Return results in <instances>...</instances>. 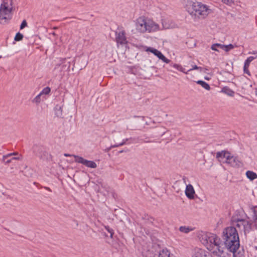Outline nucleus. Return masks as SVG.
<instances>
[{
  "label": "nucleus",
  "mask_w": 257,
  "mask_h": 257,
  "mask_svg": "<svg viewBox=\"0 0 257 257\" xmlns=\"http://www.w3.org/2000/svg\"><path fill=\"white\" fill-rule=\"evenodd\" d=\"M185 8L191 15L198 18L201 16L204 18L208 14V6L197 0H187Z\"/></svg>",
  "instance_id": "obj_1"
},
{
  "label": "nucleus",
  "mask_w": 257,
  "mask_h": 257,
  "mask_svg": "<svg viewBox=\"0 0 257 257\" xmlns=\"http://www.w3.org/2000/svg\"><path fill=\"white\" fill-rule=\"evenodd\" d=\"M233 239H231L228 241L223 243L224 250L227 249L228 251L233 253V257H244V250H239L237 252L240 246L239 238L237 236Z\"/></svg>",
  "instance_id": "obj_2"
},
{
  "label": "nucleus",
  "mask_w": 257,
  "mask_h": 257,
  "mask_svg": "<svg viewBox=\"0 0 257 257\" xmlns=\"http://www.w3.org/2000/svg\"><path fill=\"white\" fill-rule=\"evenodd\" d=\"M211 242V248L208 247L207 249L218 256L226 257L222 240L215 234V238Z\"/></svg>",
  "instance_id": "obj_3"
},
{
  "label": "nucleus",
  "mask_w": 257,
  "mask_h": 257,
  "mask_svg": "<svg viewBox=\"0 0 257 257\" xmlns=\"http://www.w3.org/2000/svg\"><path fill=\"white\" fill-rule=\"evenodd\" d=\"M238 236V232L234 226H229L225 228L222 232L221 240L222 243L228 241L229 240L237 238Z\"/></svg>",
  "instance_id": "obj_4"
},
{
  "label": "nucleus",
  "mask_w": 257,
  "mask_h": 257,
  "mask_svg": "<svg viewBox=\"0 0 257 257\" xmlns=\"http://www.w3.org/2000/svg\"><path fill=\"white\" fill-rule=\"evenodd\" d=\"M199 239L201 242L207 248H211V241L215 238V234L211 232H201L199 234Z\"/></svg>",
  "instance_id": "obj_5"
},
{
  "label": "nucleus",
  "mask_w": 257,
  "mask_h": 257,
  "mask_svg": "<svg viewBox=\"0 0 257 257\" xmlns=\"http://www.w3.org/2000/svg\"><path fill=\"white\" fill-rule=\"evenodd\" d=\"M225 163L234 168H238L243 166V163L239 160V158L237 157L231 155V154L229 156L227 157Z\"/></svg>",
  "instance_id": "obj_6"
},
{
  "label": "nucleus",
  "mask_w": 257,
  "mask_h": 257,
  "mask_svg": "<svg viewBox=\"0 0 257 257\" xmlns=\"http://www.w3.org/2000/svg\"><path fill=\"white\" fill-rule=\"evenodd\" d=\"M147 20L144 17H139L137 19L136 27L138 31L141 33H145L147 31V29L146 28Z\"/></svg>",
  "instance_id": "obj_7"
},
{
  "label": "nucleus",
  "mask_w": 257,
  "mask_h": 257,
  "mask_svg": "<svg viewBox=\"0 0 257 257\" xmlns=\"http://www.w3.org/2000/svg\"><path fill=\"white\" fill-rule=\"evenodd\" d=\"M13 0H3V3L0 7V12L3 9L6 12L11 13L13 11Z\"/></svg>",
  "instance_id": "obj_8"
},
{
  "label": "nucleus",
  "mask_w": 257,
  "mask_h": 257,
  "mask_svg": "<svg viewBox=\"0 0 257 257\" xmlns=\"http://www.w3.org/2000/svg\"><path fill=\"white\" fill-rule=\"evenodd\" d=\"M116 42L121 45H124L127 43L126 38L125 37V32L124 31H121L115 33Z\"/></svg>",
  "instance_id": "obj_9"
},
{
  "label": "nucleus",
  "mask_w": 257,
  "mask_h": 257,
  "mask_svg": "<svg viewBox=\"0 0 257 257\" xmlns=\"http://www.w3.org/2000/svg\"><path fill=\"white\" fill-rule=\"evenodd\" d=\"M33 152L36 156L40 159H43V157L45 156L46 152L43 151L42 146L35 145L33 147Z\"/></svg>",
  "instance_id": "obj_10"
},
{
  "label": "nucleus",
  "mask_w": 257,
  "mask_h": 257,
  "mask_svg": "<svg viewBox=\"0 0 257 257\" xmlns=\"http://www.w3.org/2000/svg\"><path fill=\"white\" fill-rule=\"evenodd\" d=\"M146 26V28L147 29V32L150 33L156 31L159 29V25L150 20H147Z\"/></svg>",
  "instance_id": "obj_11"
},
{
  "label": "nucleus",
  "mask_w": 257,
  "mask_h": 257,
  "mask_svg": "<svg viewBox=\"0 0 257 257\" xmlns=\"http://www.w3.org/2000/svg\"><path fill=\"white\" fill-rule=\"evenodd\" d=\"M185 195L190 199L194 198L195 190L193 186L191 184H188L186 186L185 189Z\"/></svg>",
  "instance_id": "obj_12"
},
{
  "label": "nucleus",
  "mask_w": 257,
  "mask_h": 257,
  "mask_svg": "<svg viewBox=\"0 0 257 257\" xmlns=\"http://www.w3.org/2000/svg\"><path fill=\"white\" fill-rule=\"evenodd\" d=\"M192 257H212V256L209 252L202 249H198L195 252Z\"/></svg>",
  "instance_id": "obj_13"
},
{
  "label": "nucleus",
  "mask_w": 257,
  "mask_h": 257,
  "mask_svg": "<svg viewBox=\"0 0 257 257\" xmlns=\"http://www.w3.org/2000/svg\"><path fill=\"white\" fill-rule=\"evenodd\" d=\"M243 221L244 222V224L242 227V230L244 235L246 236L247 233H249L251 230L252 223L246 220Z\"/></svg>",
  "instance_id": "obj_14"
},
{
  "label": "nucleus",
  "mask_w": 257,
  "mask_h": 257,
  "mask_svg": "<svg viewBox=\"0 0 257 257\" xmlns=\"http://www.w3.org/2000/svg\"><path fill=\"white\" fill-rule=\"evenodd\" d=\"M245 219H237L234 220H233L232 222V224L235 228L237 227L238 229H241L242 227H243L244 222L242 221H245Z\"/></svg>",
  "instance_id": "obj_15"
},
{
  "label": "nucleus",
  "mask_w": 257,
  "mask_h": 257,
  "mask_svg": "<svg viewBox=\"0 0 257 257\" xmlns=\"http://www.w3.org/2000/svg\"><path fill=\"white\" fill-rule=\"evenodd\" d=\"M221 92L231 97L234 96L235 94L234 91L227 86L223 87L222 88Z\"/></svg>",
  "instance_id": "obj_16"
},
{
  "label": "nucleus",
  "mask_w": 257,
  "mask_h": 257,
  "mask_svg": "<svg viewBox=\"0 0 257 257\" xmlns=\"http://www.w3.org/2000/svg\"><path fill=\"white\" fill-rule=\"evenodd\" d=\"M231 153L228 151H222L221 152H218L216 153V158L217 159L219 158H225L227 160V157L229 156Z\"/></svg>",
  "instance_id": "obj_17"
},
{
  "label": "nucleus",
  "mask_w": 257,
  "mask_h": 257,
  "mask_svg": "<svg viewBox=\"0 0 257 257\" xmlns=\"http://www.w3.org/2000/svg\"><path fill=\"white\" fill-rule=\"evenodd\" d=\"M62 105H56L55 107L54 110L55 115L58 117H62L63 115Z\"/></svg>",
  "instance_id": "obj_18"
},
{
  "label": "nucleus",
  "mask_w": 257,
  "mask_h": 257,
  "mask_svg": "<svg viewBox=\"0 0 257 257\" xmlns=\"http://www.w3.org/2000/svg\"><path fill=\"white\" fill-rule=\"evenodd\" d=\"M142 219L144 220L146 223L153 224L155 218L149 215L148 214H144L142 216Z\"/></svg>",
  "instance_id": "obj_19"
},
{
  "label": "nucleus",
  "mask_w": 257,
  "mask_h": 257,
  "mask_svg": "<svg viewBox=\"0 0 257 257\" xmlns=\"http://www.w3.org/2000/svg\"><path fill=\"white\" fill-rule=\"evenodd\" d=\"M246 176L248 179L250 180H253L255 178H257V174L251 171H247L246 172Z\"/></svg>",
  "instance_id": "obj_20"
},
{
  "label": "nucleus",
  "mask_w": 257,
  "mask_h": 257,
  "mask_svg": "<svg viewBox=\"0 0 257 257\" xmlns=\"http://www.w3.org/2000/svg\"><path fill=\"white\" fill-rule=\"evenodd\" d=\"M146 51L150 52L153 53V54H154V55L157 56L158 58H159V57L162 53V52H160V51L156 49L152 48V47H148Z\"/></svg>",
  "instance_id": "obj_21"
},
{
  "label": "nucleus",
  "mask_w": 257,
  "mask_h": 257,
  "mask_svg": "<svg viewBox=\"0 0 257 257\" xmlns=\"http://www.w3.org/2000/svg\"><path fill=\"white\" fill-rule=\"evenodd\" d=\"M84 165H85V166H86L87 167L93 168V169L96 168L97 167V165L94 161H89L87 160H85Z\"/></svg>",
  "instance_id": "obj_22"
},
{
  "label": "nucleus",
  "mask_w": 257,
  "mask_h": 257,
  "mask_svg": "<svg viewBox=\"0 0 257 257\" xmlns=\"http://www.w3.org/2000/svg\"><path fill=\"white\" fill-rule=\"evenodd\" d=\"M196 82L197 84L200 85L203 88L207 90H209L210 89L209 85L203 80H198Z\"/></svg>",
  "instance_id": "obj_23"
},
{
  "label": "nucleus",
  "mask_w": 257,
  "mask_h": 257,
  "mask_svg": "<svg viewBox=\"0 0 257 257\" xmlns=\"http://www.w3.org/2000/svg\"><path fill=\"white\" fill-rule=\"evenodd\" d=\"M73 157L75 159V160H74L75 162L78 163H80V164L84 165L86 159H84L82 157H80V156H79L77 155H73Z\"/></svg>",
  "instance_id": "obj_24"
},
{
  "label": "nucleus",
  "mask_w": 257,
  "mask_h": 257,
  "mask_svg": "<svg viewBox=\"0 0 257 257\" xmlns=\"http://www.w3.org/2000/svg\"><path fill=\"white\" fill-rule=\"evenodd\" d=\"M180 231L187 233L192 230V229L189 226H181L179 227Z\"/></svg>",
  "instance_id": "obj_25"
},
{
  "label": "nucleus",
  "mask_w": 257,
  "mask_h": 257,
  "mask_svg": "<svg viewBox=\"0 0 257 257\" xmlns=\"http://www.w3.org/2000/svg\"><path fill=\"white\" fill-rule=\"evenodd\" d=\"M42 95L40 93L38 95H37L32 100V102L33 103H36L37 104H39L41 101V96Z\"/></svg>",
  "instance_id": "obj_26"
},
{
  "label": "nucleus",
  "mask_w": 257,
  "mask_h": 257,
  "mask_svg": "<svg viewBox=\"0 0 257 257\" xmlns=\"http://www.w3.org/2000/svg\"><path fill=\"white\" fill-rule=\"evenodd\" d=\"M24 38V36L20 32H18L16 34L14 40L15 41H20L23 40Z\"/></svg>",
  "instance_id": "obj_27"
},
{
  "label": "nucleus",
  "mask_w": 257,
  "mask_h": 257,
  "mask_svg": "<svg viewBox=\"0 0 257 257\" xmlns=\"http://www.w3.org/2000/svg\"><path fill=\"white\" fill-rule=\"evenodd\" d=\"M236 46V45H234L232 44H230L228 45H224L223 50H224L225 52H228L230 50L233 49Z\"/></svg>",
  "instance_id": "obj_28"
},
{
  "label": "nucleus",
  "mask_w": 257,
  "mask_h": 257,
  "mask_svg": "<svg viewBox=\"0 0 257 257\" xmlns=\"http://www.w3.org/2000/svg\"><path fill=\"white\" fill-rule=\"evenodd\" d=\"M158 58L166 63H170L171 62L170 60L165 57V56L162 53L161 54Z\"/></svg>",
  "instance_id": "obj_29"
},
{
  "label": "nucleus",
  "mask_w": 257,
  "mask_h": 257,
  "mask_svg": "<svg viewBox=\"0 0 257 257\" xmlns=\"http://www.w3.org/2000/svg\"><path fill=\"white\" fill-rule=\"evenodd\" d=\"M50 91H51V88L47 86V87H45L44 89H43V90L41 91L40 93L42 95H43V94L47 95V94H49Z\"/></svg>",
  "instance_id": "obj_30"
},
{
  "label": "nucleus",
  "mask_w": 257,
  "mask_h": 257,
  "mask_svg": "<svg viewBox=\"0 0 257 257\" xmlns=\"http://www.w3.org/2000/svg\"><path fill=\"white\" fill-rule=\"evenodd\" d=\"M8 159V158H4V157H3V160H2L3 162L5 164H7V165L10 163L11 162L12 160H17V159H18V158L13 157L11 159Z\"/></svg>",
  "instance_id": "obj_31"
},
{
  "label": "nucleus",
  "mask_w": 257,
  "mask_h": 257,
  "mask_svg": "<svg viewBox=\"0 0 257 257\" xmlns=\"http://www.w3.org/2000/svg\"><path fill=\"white\" fill-rule=\"evenodd\" d=\"M213 47H216L221 49L223 50V48L224 47V45H222L219 43H215L213 45H212L211 47V49H214Z\"/></svg>",
  "instance_id": "obj_32"
},
{
  "label": "nucleus",
  "mask_w": 257,
  "mask_h": 257,
  "mask_svg": "<svg viewBox=\"0 0 257 257\" xmlns=\"http://www.w3.org/2000/svg\"><path fill=\"white\" fill-rule=\"evenodd\" d=\"M105 228L109 233H110V237L111 238H112L113 235L114 234L113 230L112 228H110L109 226H105Z\"/></svg>",
  "instance_id": "obj_33"
},
{
  "label": "nucleus",
  "mask_w": 257,
  "mask_h": 257,
  "mask_svg": "<svg viewBox=\"0 0 257 257\" xmlns=\"http://www.w3.org/2000/svg\"><path fill=\"white\" fill-rule=\"evenodd\" d=\"M256 58V57L250 56L245 60L244 63L245 64L250 65V62L252 61L254 59H255Z\"/></svg>",
  "instance_id": "obj_34"
},
{
  "label": "nucleus",
  "mask_w": 257,
  "mask_h": 257,
  "mask_svg": "<svg viewBox=\"0 0 257 257\" xmlns=\"http://www.w3.org/2000/svg\"><path fill=\"white\" fill-rule=\"evenodd\" d=\"M256 58V57L250 56L245 60L244 63L245 64L250 65V62L252 61L254 59H255Z\"/></svg>",
  "instance_id": "obj_35"
},
{
  "label": "nucleus",
  "mask_w": 257,
  "mask_h": 257,
  "mask_svg": "<svg viewBox=\"0 0 257 257\" xmlns=\"http://www.w3.org/2000/svg\"><path fill=\"white\" fill-rule=\"evenodd\" d=\"M256 58V57L250 56L245 60L244 63L245 64L250 65V62L252 61L254 59H255Z\"/></svg>",
  "instance_id": "obj_36"
},
{
  "label": "nucleus",
  "mask_w": 257,
  "mask_h": 257,
  "mask_svg": "<svg viewBox=\"0 0 257 257\" xmlns=\"http://www.w3.org/2000/svg\"><path fill=\"white\" fill-rule=\"evenodd\" d=\"M256 58V57L250 56L245 60L244 63L245 64L250 65V62L252 61L254 59H255Z\"/></svg>",
  "instance_id": "obj_37"
},
{
  "label": "nucleus",
  "mask_w": 257,
  "mask_h": 257,
  "mask_svg": "<svg viewBox=\"0 0 257 257\" xmlns=\"http://www.w3.org/2000/svg\"><path fill=\"white\" fill-rule=\"evenodd\" d=\"M253 216H252V218L254 220V221L255 222H257V210H255V209H253Z\"/></svg>",
  "instance_id": "obj_38"
},
{
  "label": "nucleus",
  "mask_w": 257,
  "mask_h": 257,
  "mask_svg": "<svg viewBox=\"0 0 257 257\" xmlns=\"http://www.w3.org/2000/svg\"><path fill=\"white\" fill-rule=\"evenodd\" d=\"M202 67H198V66H197V65H195L193 66V67H192V68H191V69H189V70H188V71H192V70H198V69H199V70H202Z\"/></svg>",
  "instance_id": "obj_39"
},
{
  "label": "nucleus",
  "mask_w": 257,
  "mask_h": 257,
  "mask_svg": "<svg viewBox=\"0 0 257 257\" xmlns=\"http://www.w3.org/2000/svg\"><path fill=\"white\" fill-rule=\"evenodd\" d=\"M27 26V23L26 20H24L21 24L20 29H23Z\"/></svg>",
  "instance_id": "obj_40"
},
{
  "label": "nucleus",
  "mask_w": 257,
  "mask_h": 257,
  "mask_svg": "<svg viewBox=\"0 0 257 257\" xmlns=\"http://www.w3.org/2000/svg\"><path fill=\"white\" fill-rule=\"evenodd\" d=\"M179 68L178 69V70L183 72V73H184L185 74H187L188 73V71H185V69L183 68L182 66L181 65H180L179 66H178Z\"/></svg>",
  "instance_id": "obj_41"
},
{
  "label": "nucleus",
  "mask_w": 257,
  "mask_h": 257,
  "mask_svg": "<svg viewBox=\"0 0 257 257\" xmlns=\"http://www.w3.org/2000/svg\"><path fill=\"white\" fill-rule=\"evenodd\" d=\"M222 1L227 5H230L233 3V0H222Z\"/></svg>",
  "instance_id": "obj_42"
},
{
  "label": "nucleus",
  "mask_w": 257,
  "mask_h": 257,
  "mask_svg": "<svg viewBox=\"0 0 257 257\" xmlns=\"http://www.w3.org/2000/svg\"><path fill=\"white\" fill-rule=\"evenodd\" d=\"M123 145H124V143H120V144H115V145H111L110 146V148H116V147H120V146H122Z\"/></svg>",
  "instance_id": "obj_43"
},
{
  "label": "nucleus",
  "mask_w": 257,
  "mask_h": 257,
  "mask_svg": "<svg viewBox=\"0 0 257 257\" xmlns=\"http://www.w3.org/2000/svg\"><path fill=\"white\" fill-rule=\"evenodd\" d=\"M170 67H172L175 68L176 69L178 70V69L179 68L178 66H179L180 65H178V64H173V63H171L170 64Z\"/></svg>",
  "instance_id": "obj_44"
},
{
  "label": "nucleus",
  "mask_w": 257,
  "mask_h": 257,
  "mask_svg": "<svg viewBox=\"0 0 257 257\" xmlns=\"http://www.w3.org/2000/svg\"><path fill=\"white\" fill-rule=\"evenodd\" d=\"M135 139L134 138H128V139H124L123 140L122 142L121 143H124V145L126 144V142L129 141V140H134Z\"/></svg>",
  "instance_id": "obj_45"
},
{
  "label": "nucleus",
  "mask_w": 257,
  "mask_h": 257,
  "mask_svg": "<svg viewBox=\"0 0 257 257\" xmlns=\"http://www.w3.org/2000/svg\"><path fill=\"white\" fill-rule=\"evenodd\" d=\"M243 72H244V73L247 74L248 76H250V73L248 70V68H243Z\"/></svg>",
  "instance_id": "obj_46"
},
{
  "label": "nucleus",
  "mask_w": 257,
  "mask_h": 257,
  "mask_svg": "<svg viewBox=\"0 0 257 257\" xmlns=\"http://www.w3.org/2000/svg\"><path fill=\"white\" fill-rule=\"evenodd\" d=\"M16 154H17V153H10L6 155H4L3 157H4V158H8L9 157H11V156L14 155H16Z\"/></svg>",
  "instance_id": "obj_47"
},
{
  "label": "nucleus",
  "mask_w": 257,
  "mask_h": 257,
  "mask_svg": "<svg viewBox=\"0 0 257 257\" xmlns=\"http://www.w3.org/2000/svg\"><path fill=\"white\" fill-rule=\"evenodd\" d=\"M112 148H110V146L109 147L105 149L104 151L105 152H108Z\"/></svg>",
  "instance_id": "obj_48"
},
{
  "label": "nucleus",
  "mask_w": 257,
  "mask_h": 257,
  "mask_svg": "<svg viewBox=\"0 0 257 257\" xmlns=\"http://www.w3.org/2000/svg\"><path fill=\"white\" fill-rule=\"evenodd\" d=\"M249 54L256 55V57H257V51H253L252 52H249Z\"/></svg>",
  "instance_id": "obj_49"
},
{
  "label": "nucleus",
  "mask_w": 257,
  "mask_h": 257,
  "mask_svg": "<svg viewBox=\"0 0 257 257\" xmlns=\"http://www.w3.org/2000/svg\"><path fill=\"white\" fill-rule=\"evenodd\" d=\"M44 188L50 192H52V190L48 187H44Z\"/></svg>",
  "instance_id": "obj_50"
},
{
  "label": "nucleus",
  "mask_w": 257,
  "mask_h": 257,
  "mask_svg": "<svg viewBox=\"0 0 257 257\" xmlns=\"http://www.w3.org/2000/svg\"><path fill=\"white\" fill-rule=\"evenodd\" d=\"M249 66V65L245 64L244 63L243 68H248Z\"/></svg>",
  "instance_id": "obj_51"
},
{
  "label": "nucleus",
  "mask_w": 257,
  "mask_h": 257,
  "mask_svg": "<svg viewBox=\"0 0 257 257\" xmlns=\"http://www.w3.org/2000/svg\"><path fill=\"white\" fill-rule=\"evenodd\" d=\"M64 156L65 157H70V156H73V155H70L69 154H64Z\"/></svg>",
  "instance_id": "obj_52"
},
{
  "label": "nucleus",
  "mask_w": 257,
  "mask_h": 257,
  "mask_svg": "<svg viewBox=\"0 0 257 257\" xmlns=\"http://www.w3.org/2000/svg\"><path fill=\"white\" fill-rule=\"evenodd\" d=\"M128 151V150H121L120 151L118 152L119 153H122L123 152H126Z\"/></svg>",
  "instance_id": "obj_53"
},
{
  "label": "nucleus",
  "mask_w": 257,
  "mask_h": 257,
  "mask_svg": "<svg viewBox=\"0 0 257 257\" xmlns=\"http://www.w3.org/2000/svg\"><path fill=\"white\" fill-rule=\"evenodd\" d=\"M214 49H211L212 50L215 51H218V49L216 47H213Z\"/></svg>",
  "instance_id": "obj_54"
},
{
  "label": "nucleus",
  "mask_w": 257,
  "mask_h": 257,
  "mask_svg": "<svg viewBox=\"0 0 257 257\" xmlns=\"http://www.w3.org/2000/svg\"><path fill=\"white\" fill-rule=\"evenodd\" d=\"M60 65H61L60 64H57V65H56V67H55V69H56V68H57V67H59V66H60Z\"/></svg>",
  "instance_id": "obj_55"
},
{
  "label": "nucleus",
  "mask_w": 257,
  "mask_h": 257,
  "mask_svg": "<svg viewBox=\"0 0 257 257\" xmlns=\"http://www.w3.org/2000/svg\"><path fill=\"white\" fill-rule=\"evenodd\" d=\"M165 133H166L165 131L163 132L162 134L161 135V136H163V135H164L165 134Z\"/></svg>",
  "instance_id": "obj_56"
},
{
  "label": "nucleus",
  "mask_w": 257,
  "mask_h": 257,
  "mask_svg": "<svg viewBox=\"0 0 257 257\" xmlns=\"http://www.w3.org/2000/svg\"><path fill=\"white\" fill-rule=\"evenodd\" d=\"M66 60V58H64V59H63L62 61V63H64V61Z\"/></svg>",
  "instance_id": "obj_57"
},
{
  "label": "nucleus",
  "mask_w": 257,
  "mask_h": 257,
  "mask_svg": "<svg viewBox=\"0 0 257 257\" xmlns=\"http://www.w3.org/2000/svg\"><path fill=\"white\" fill-rule=\"evenodd\" d=\"M146 143H148V142H150V141H146L145 142Z\"/></svg>",
  "instance_id": "obj_58"
},
{
  "label": "nucleus",
  "mask_w": 257,
  "mask_h": 257,
  "mask_svg": "<svg viewBox=\"0 0 257 257\" xmlns=\"http://www.w3.org/2000/svg\"><path fill=\"white\" fill-rule=\"evenodd\" d=\"M2 58V56H0V58Z\"/></svg>",
  "instance_id": "obj_59"
}]
</instances>
